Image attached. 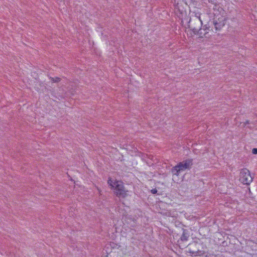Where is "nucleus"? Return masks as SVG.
Returning a JSON list of instances; mask_svg holds the SVG:
<instances>
[{
    "label": "nucleus",
    "mask_w": 257,
    "mask_h": 257,
    "mask_svg": "<svg viewBox=\"0 0 257 257\" xmlns=\"http://www.w3.org/2000/svg\"><path fill=\"white\" fill-rule=\"evenodd\" d=\"M107 183L111 189L114 190V193L118 197L124 198L127 196L128 191L125 190L122 182L113 180L109 178L108 180Z\"/></svg>",
    "instance_id": "obj_1"
},
{
    "label": "nucleus",
    "mask_w": 257,
    "mask_h": 257,
    "mask_svg": "<svg viewBox=\"0 0 257 257\" xmlns=\"http://www.w3.org/2000/svg\"><path fill=\"white\" fill-rule=\"evenodd\" d=\"M192 159H187L178 163L176 166L173 167L171 169V172L173 175L178 176L180 173L189 169L193 165Z\"/></svg>",
    "instance_id": "obj_2"
},
{
    "label": "nucleus",
    "mask_w": 257,
    "mask_h": 257,
    "mask_svg": "<svg viewBox=\"0 0 257 257\" xmlns=\"http://www.w3.org/2000/svg\"><path fill=\"white\" fill-rule=\"evenodd\" d=\"M202 25V21L200 19H195L190 20L189 22V27L192 30L195 34L200 36L202 34V29L200 27Z\"/></svg>",
    "instance_id": "obj_3"
},
{
    "label": "nucleus",
    "mask_w": 257,
    "mask_h": 257,
    "mask_svg": "<svg viewBox=\"0 0 257 257\" xmlns=\"http://www.w3.org/2000/svg\"><path fill=\"white\" fill-rule=\"evenodd\" d=\"M250 172L246 168L241 170L239 175V181L243 184L249 185L252 181Z\"/></svg>",
    "instance_id": "obj_4"
},
{
    "label": "nucleus",
    "mask_w": 257,
    "mask_h": 257,
    "mask_svg": "<svg viewBox=\"0 0 257 257\" xmlns=\"http://www.w3.org/2000/svg\"><path fill=\"white\" fill-rule=\"evenodd\" d=\"M213 25L216 31L220 30L225 25V19L222 17L217 20L214 19Z\"/></svg>",
    "instance_id": "obj_5"
},
{
    "label": "nucleus",
    "mask_w": 257,
    "mask_h": 257,
    "mask_svg": "<svg viewBox=\"0 0 257 257\" xmlns=\"http://www.w3.org/2000/svg\"><path fill=\"white\" fill-rule=\"evenodd\" d=\"M206 251L204 249L203 250H199L198 249L197 250H192L190 249L189 251V252L194 254L195 256H201L204 254L205 253H206Z\"/></svg>",
    "instance_id": "obj_6"
},
{
    "label": "nucleus",
    "mask_w": 257,
    "mask_h": 257,
    "mask_svg": "<svg viewBox=\"0 0 257 257\" xmlns=\"http://www.w3.org/2000/svg\"><path fill=\"white\" fill-rule=\"evenodd\" d=\"M189 237V234L188 233V231L186 229H184L183 233L180 238L181 240L182 241H187L188 240Z\"/></svg>",
    "instance_id": "obj_7"
},
{
    "label": "nucleus",
    "mask_w": 257,
    "mask_h": 257,
    "mask_svg": "<svg viewBox=\"0 0 257 257\" xmlns=\"http://www.w3.org/2000/svg\"><path fill=\"white\" fill-rule=\"evenodd\" d=\"M50 79L53 82H58L61 80V78L59 77H50Z\"/></svg>",
    "instance_id": "obj_8"
},
{
    "label": "nucleus",
    "mask_w": 257,
    "mask_h": 257,
    "mask_svg": "<svg viewBox=\"0 0 257 257\" xmlns=\"http://www.w3.org/2000/svg\"><path fill=\"white\" fill-rule=\"evenodd\" d=\"M252 153L253 154H257V148H254L252 150Z\"/></svg>",
    "instance_id": "obj_9"
},
{
    "label": "nucleus",
    "mask_w": 257,
    "mask_h": 257,
    "mask_svg": "<svg viewBox=\"0 0 257 257\" xmlns=\"http://www.w3.org/2000/svg\"><path fill=\"white\" fill-rule=\"evenodd\" d=\"M151 192L153 194H156L157 192V190L156 189H153L151 190Z\"/></svg>",
    "instance_id": "obj_10"
},
{
    "label": "nucleus",
    "mask_w": 257,
    "mask_h": 257,
    "mask_svg": "<svg viewBox=\"0 0 257 257\" xmlns=\"http://www.w3.org/2000/svg\"><path fill=\"white\" fill-rule=\"evenodd\" d=\"M249 123V121L248 120H246L244 123V125H246V124H248Z\"/></svg>",
    "instance_id": "obj_11"
}]
</instances>
